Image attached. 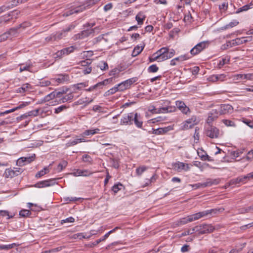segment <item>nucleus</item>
I'll return each instance as SVG.
<instances>
[{
    "label": "nucleus",
    "mask_w": 253,
    "mask_h": 253,
    "mask_svg": "<svg viewBox=\"0 0 253 253\" xmlns=\"http://www.w3.org/2000/svg\"><path fill=\"white\" fill-rule=\"evenodd\" d=\"M224 209L223 208L214 209L199 212L195 214L188 215L186 217L180 218L177 221V225L180 226L185 224L188 222L198 220L202 217L208 216L209 214H216L219 212H222Z\"/></svg>",
    "instance_id": "nucleus-1"
},
{
    "label": "nucleus",
    "mask_w": 253,
    "mask_h": 253,
    "mask_svg": "<svg viewBox=\"0 0 253 253\" xmlns=\"http://www.w3.org/2000/svg\"><path fill=\"white\" fill-rule=\"evenodd\" d=\"M99 0H89L82 5L74 7L68 10L63 13V16L67 17L74 13L81 12L86 9L89 8L91 6L95 4Z\"/></svg>",
    "instance_id": "nucleus-2"
},
{
    "label": "nucleus",
    "mask_w": 253,
    "mask_h": 253,
    "mask_svg": "<svg viewBox=\"0 0 253 253\" xmlns=\"http://www.w3.org/2000/svg\"><path fill=\"white\" fill-rule=\"evenodd\" d=\"M218 179H208L205 182L203 183H198L195 184H191L190 186H192L194 189H197L200 188H204L206 187H209L212 185H216L219 183Z\"/></svg>",
    "instance_id": "nucleus-3"
},
{
    "label": "nucleus",
    "mask_w": 253,
    "mask_h": 253,
    "mask_svg": "<svg viewBox=\"0 0 253 253\" xmlns=\"http://www.w3.org/2000/svg\"><path fill=\"white\" fill-rule=\"evenodd\" d=\"M197 232L199 234H204L210 233L214 231V227L211 225L209 224H204L196 226Z\"/></svg>",
    "instance_id": "nucleus-4"
},
{
    "label": "nucleus",
    "mask_w": 253,
    "mask_h": 253,
    "mask_svg": "<svg viewBox=\"0 0 253 253\" xmlns=\"http://www.w3.org/2000/svg\"><path fill=\"white\" fill-rule=\"evenodd\" d=\"M198 121L195 116H193L191 118L185 121L181 124V128L182 130H186L191 128L197 124Z\"/></svg>",
    "instance_id": "nucleus-5"
},
{
    "label": "nucleus",
    "mask_w": 253,
    "mask_h": 253,
    "mask_svg": "<svg viewBox=\"0 0 253 253\" xmlns=\"http://www.w3.org/2000/svg\"><path fill=\"white\" fill-rule=\"evenodd\" d=\"M172 169L178 172H180L189 170L190 167L188 164L178 161L172 164Z\"/></svg>",
    "instance_id": "nucleus-6"
},
{
    "label": "nucleus",
    "mask_w": 253,
    "mask_h": 253,
    "mask_svg": "<svg viewBox=\"0 0 253 253\" xmlns=\"http://www.w3.org/2000/svg\"><path fill=\"white\" fill-rule=\"evenodd\" d=\"M22 172L21 169L18 168H13V169H6L4 172L3 176L5 178H12L15 176H18Z\"/></svg>",
    "instance_id": "nucleus-7"
},
{
    "label": "nucleus",
    "mask_w": 253,
    "mask_h": 253,
    "mask_svg": "<svg viewBox=\"0 0 253 253\" xmlns=\"http://www.w3.org/2000/svg\"><path fill=\"white\" fill-rule=\"evenodd\" d=\"M209 44L208 42H202L196 44L190 50V53L192 55H195L199 54L203 50L205 49Z\"/></svg>",
    "instance_id": "nucleus-8"
},
{
    "label": "nucleus",
    "mask_w": 253,
    "mask_h": 253,
    "mask_svg": "<svg viewBox=\"0 0 253 253\" xmlns=\"http://www.w3.org/2000/svg\"><path fill=\"white\" fill-rule=\"evenodd\" d=\"M75 49L73 46L64 48L60 50L57 51L54 55L55 58H61L65 56L69 55L70 53L73 52Z\"/></svg>",
    "instance_id": "nucleus-9"
},
{
    "label": "nucleus",
    "mask_w": 253,
    "mask_h": 253,
    "mask_svg": "<svg viewBox=\"0 0 253 253\" xmlns=\"http://www.w3.org/2000/svg\"><path fill=\"white\" fill-rule=\"evenodd\" d=\"M163 55V61L166 60L172 57L175 54V50L173 49H169L167 47H164L161 48Z\"/></svg>",
    "instance_id": "nucleus-10"
},
{
    "label": "nucleus",
    "mask_w": 253,
    "mask_h": 253,
    "mask_svg": "<svg viewBox=\"0 0 253 253\" xmlns=\"http://www.w3.org/2000/svg\"><path fill=\"white\" fill-rule=\"evenodd\" d=\"M206 133L208 136L211 138H216L219 136V131L216 127L210 126L207 128Z\"/></svg>",
    "instance_id": "nucleus-11"
},
{
    "label": "nucleus",
    "mask_w": 253,
    "mask_h": 253,
    "mask_svg": "<svg viewBox=\"0 0 253 253\" xmlns=\"http://www.w3.org/2000/svg\"><path fill=\"white\" fill-rule=\"evenodd\" d=\"M132 117L133 113L125 114L121 120L120 125L123 126L131 125Z\"/></svg>",
    "instance_id": "nucleus-12"
},
{
    "label": "nucleus",
    "mask_w": 253,
    "mask_h": 253,
    "mask_svg": "<svg viewBox=\"0 0 253 253\" xmlns=\"http://www.w3.org/2000/svg\"><path fill=\"white\" fill-rule=\"evenodd\" d=\"M220 115H224L231 113L233 112V108L229 104H221L218 109Z\"/></svg>",
    "instance_id": "nucleus-13"
},
{
    "label": "nucleus",
    "mask_w": 253,
    "mask_h": 253,
    "mask_svg": "<svg viewBox=\"0 0 253 253\" xmlns=\"http://www.w3.org/2000/svg\"><path fill=\"white\" fill-rule=\"evenodd\" d=\"M69 80V75L67 74H60L55 78L52 79L51 81L54 83H57L58 84H63Z\"/></svg>",
    "instance_id": "nucleus-14"
},
{
    "label": "nucleus",
    "mask_w": 253,
    "mask_h": 253,
    "mask_svg": "<svg viewBox=\"0 0 253 253\" xmlns=\"http://www.w3.org/2000/svg\"><path fill=\"white\" fill-rule=\"evenodd\" d=\"M162 51V50H161V49H160L154 53L151 57H149V62H153L155 61H158L159 62L163 61Z\"/></svg>",
    "instance_id": "nucleus-15"
},
{
    "label": "nucleus",
    "mask_w": 253,
    "mask_h": 253,
    "mask_svg": "<svg viewBox=\"0 0 253 253\" xmlns=\"http://www.w3.org/2000/svg\"><path fill=\"white\" fill-rule=\"evenodd\" d=\"M171 130H172V127L170 126H169L168 127L158 128L157 129L152 128V132L149 131V133H152L156 135H162L166 134Z\"/></svg>",
    "instance_id": "nucleus-16"
},
{
    "label": "nucleus",
    "mask_w": 253,
    "mask_h": 253,
    "mask_svg": "<svg viewBox=\"0 0 253 253\" xmlns=\"http://www.w3.org/2000/svg\"><path fill=\"white\" fill-rule=\"evenodd\" d=\"M220 115L218 109H212L209 114L207 123H211L214 120L217 119L218 116Z\"/></svg>",
    "instance_id": "nucleus-17"
},
{
    "label": "nucleus",
    "mask_w": 253,
    "mask_h": 253,
    "mask_svg": "<svg viewBox=\"0 0 253 253\" xmlns=\"http://www.w3.org/2000/svg\"><path fill=\"white\" fill-rule=\"evenodd\" d=\"M135 125L138 128H141L143 125V122L141 121L140 116L137 113H133V117L132 118V124L133 122Z\"/></svg>",
    "instance_id": "nucleus-18"
},
{
    "label": "nucleus",
    "mask_w": 253,
    "mask_h": 253,
    "mask_svg": "<svg viewBox=\"0 0 253 253\" xmlns=\"http://www.w3.org/2000/svg\"><path fill=\"white\" fill-rule=\"evenodd\" d=\"M72 174L75 176H88L92 174V172L87 169H78L75 170Z\"/></svg>",
    "instance_id": "nucleus-19"
},
{
    "label": "nucleus",
    "mask_w": 253,
    "mask_h": 253,
    "mask_svg": "<svg viewBox=\"0 0 253 253\" xmlns=\"http://www.w3.org/2000/svg\"><path fill=\"white\" fill-rule=\"evenodd\" d=\"M62 94V92L60 91H53L51 93L48 94L46 96H45L43 100V101L46 102L48 101L51 99H52L53 98H56V100L57 99L58 97H60L61 95Z\"/></svg>",
    "instance_id": "nucleus-20"
},
{
    "label": "nucleus",
    "mask_w": 253,
    "mask_h": 253,
    "mask_svg": "<svg viewBox=\"0 0 253 253\" xmlns=\"http://www.w3.org/2000/svg\"><path fill=\"white\" fill-rule=\"evenodd\" d=\"M52 181V180L51 179L41 181L35 184V187L37 188H44L50 186L52 185V184L51 183Z\"/></svg>",
    "instance_id": "nucleus-21"
},
{
    "label": "nucleus",
    "mask_w": 253,
    "mask_h": 253,
    "mask_svg": "<svg viewBox=\"0 0 253 253\" xmlns=\"http://www.w3.org/2000/svg\"><path fill=\"white\" fill-rule=\"evenodd\" d=\"M20 66L19 72H22L23 71H27L32 72L31 68L33 67V64L31 62H26L25 64L22 63L19 65Z\"/></svg>",
    "instance_id": "nucleus-22"
},
{
    "label": "nucleus",
    "mask_w": 253,
    "mask_h": 253,
    "mask_svg": "<svg viewBox=\"0 0 253 253\" xmlns=\"http://www.w3.org/2000/svg\"><path fill=\"white\" fill-rule=\"evenodd\" d=\"M176 108L174 106H168L158 109V114L174 112Z\"/></svg>",
    "instance_id": "nucleus-23"
},
{
    "label": "nucleus",
    "mask_w": 253,
    "mask_h": 253,
    "mask_svg": "<svg viewBox=\"0 0 253 253\" xmlns=\"http://www.w3.org/2000/svg\"><path fill=\"white\" fill-rule=\"evenodd\" d=\"M100 129L98 128L85 130L82 133L83 136L93 135L100 133Z\"/></svg>",
    "instance_id": "nucleus-24"
},
{
    "label": "nucleus",
    "mask_w": 253,
    "mask_h": 253,
    "mask_svg": "<svg viewBox=\"0 0 253 253\" xmlns=\"http://www.w3.org/2000/svg\"><path fill=\"white\" fill-rule=\"evenodd\" d=\"M63 93H62V94L61 95L60 97H58L59 98V101L60 103H65L66 102H67L68 101H71L73 98L74 96L72 93H69L68 94H66L64 95V96H62Z\"/></svg>",
    "instance_id": "nucleus-25"
},
{
    "label": "nucleus",
    "mask_w": 253,
    "mask_h": 253,
    "mask_svg": "<svg viewBox=\"0 0 253 253\" xmlns=\"http://www.w3.org/2000/svg\"><path fill=\"white\" fill-rule=\"evenodd\" d=\"M140 45H141L140 46L137 45L134 47V48L132 52V56H133V57L136 56L137 55L139 54L142 51V50H143V49L144 48L145 44L144 43H142V44H140Z\"/></svg>",
    "instance_id": "nucleus-26"
},
{
    "label": "nucleus",
    "mask_w": 253,
    "mask_h": 253,
    "mask_svg": "<svg viewBox=\"0 0 253 253\" xmlns=\"http://www.w3.org/2000/svg\"><path fill=\"white\" fill-rule=\"evenodd\" d=\"M247 42V40L245 39V38L243 37L242 38H237L235 40H232L229 42H228V44H232L233 45H239L242 44L243 43H245ZM227 46H229V44H227Z\"/></svg>",
    "instance_id": "nucleus-27"
},
{
    "label": "nucleus",
    "mask_w": 253,
    "mask_h": 253,
    "mask_svg": "<svg viewBox=\"0 0 253 253\" xmlns=\"http://www.w3.org/2000/svg\"><path fill=\"white\" fill-rule=\"evenodd\" d=\"M32 88V86L30 84L28 83L23 84L21 87L18 88L17 89V93H23Z\"/></svg>",
    "instance_id": "nucleus-28"
},
{
    "label": "nucleus",
    "mask_w": 253,
    "mask_h": 253,
    "mask_svg": "<svg viewBox=\"0 0 253 253\" xmlns=\"http://www.w3.org/2000/svg\"><path fill=\"white\" fill-rule=\"evenodd\" d=\"M39 112V109H36L28 112V113L21 115L20 117V120L26 118L28 116H34L36 117L38 115Z\"/></svg>",
    "instance_id": "nucleus-29"
},
{
    "label": "nucleus",
    "mask_w": 253,
    "mask_h": 253,
    "mask_svg": "<svg viewBox=\"0 0 253 253\" xmlns=\"http://www.w3.org/2000/svg\"><path fill=\"white\" fill-rule=\"evenodd\" d=\"M35 157V155L34 154L33 155L30 156V157H22L20 158L18 160V163L19 164H21L22 163H30V162H32L34 160Z\"/></svg>",
    "instance_id": "nucleus-30"
},
{
    "label": "nucleus",
    "mask_w": 253,
    "mask_h": 253,
    "mask_svg": "<svg viewBox=\"0 0 253 253\" xmlns=\"http://www.w3.org/2000/svg\"><path fill=\"white\" fill-rule=\"evenodd\" d=\"M145 18V15L142 12H139L135 16V19L139 25L143 24Z\"/></svg>",
    "instance_id": "nucleus-31"
},
{
    "label": "nucleus",
    "mask_w": 253,
    "mask_h": 253,
    "mask_svg": "<svg viewBox=\"0 0 253 253\" xmlns=\"http://www.w3.org/2000/svg\"><path fill=\"white\" fill-rule=\"evenodd\" d=\"M234 180L236 183H245L248 181H249L246 175H242L239 176L238 177L236 178Z\"/></svg>",
    "instance_id": "nucleus-32"
},
{
    "label": "nucleus",
    "mask_w": 253,
    "mask_h": 253,
    "mask_svg": "<svg viewBox=\"0 0 253 253\" xmlns=\"http://www.w3.org/2000/svg\"><path fill=\"white\" fill-rule=\"evenodd\" d=\"M148 169V167L145 166H140L136 169V173L138 176H141L142 174Z\"/></svg>",
    "instance_id": "nucleus-33"
},
{
    "label": "nucleus",
    "mask_w": 253,
    "mask_h": 253,
    "mask_svg": "<svg viewBox=\"0 0 253 253\" xmlns=\"http://www.w3.org/2000/svg\"><path fill=\"white\" fill-rule=\"evenodd\" d=\"M117 91H119V90L118 89L117 85H116L114 87L110 88L109 90H108L106 92H105V94H104V96H109V95H112Z\"/></svg>",
    "instance_id": "nucleus-34"
},
{
    "label": "nucleus",
    "mask_w": 253,
    "mask_h": 253,
    "mask_svg": "<svg viewBox=\"0 0 253 253\" xmlns=\"http://www.w3.org/2000/svg\"><path fill=\"white\" fill-rule=\"evenodd\" d=\"M195 232H197V230H196V226L193 227V228H192L187 229L186 230H185L182 233L181 235H182V236H187V235H191V234H193Z\"/></svg>",
    "instance_id": "nucleus-35"
},
{
    "label": "nucleus",
    "mask_w": 253,
    "mask_h": 253,
    "mask_svg": "<svg viewBox=\"0 0 253 253\" xmlns=\"http://www.w3.org/2000/svg\"><path fill=\"white\" fill-rule=\"evenodd\" d=\"M230 61V60L229 59L227 58H222L221 60H220L219 61V62L217 64V68L218 69H221L223 67V66L227 64H228Z\"/></svg>",
    "instance_id": "nucleus-36"
},
{
    "label": "nucleus",
    "mask_w": 253,
    "mask_h": 253,
    "mask_svg": "<svg viewBox=\"0 0 253 253\" xmlns=\"http://www.w3.org/2000/svg\"><path fill=\"white\" fill-rule=\"evenodd\" d=\"M222 122L227 126L235 127L236 126V124L232 120L223 119Z\"/></svg>",
    "instance_id": "nucleus-37"
},
{
    "label": "nucleus",
    "mask_w": 253,
    "mask_h": 253,
    "mask_svg": "<svg viewBox=\"0 0 253 253\" xmlns=\"http://www.w3.org/2000/svg\"><path fill=\"white\" fill-rule=\"evenodd\" d=\"M117 86L119 91H124L128 88L127 86H126V84L125 81L117 85Z\"/></svg>",
    "instance_id": "nucleus-38"
},
{
    "label": "nucleus",
    "mask_w": 253,
    "mask_h": 253,
    "mask_svg": "<svg viewBox=\"0 0 253 253\" xmlns=\"http://www.w3.org/2000/svg\"><path fill=\"white\" fill-rule=\"evenodd\" d=\"M49 171L48 169L47 168H44L42 170L39 171L36 174V177L37 178L41 177V176L44 175L46 173H47Z\"/></svg>",
    "instance_id": "nucleus-39"
},
{
    "label": "nucleus",
    "mask_w": 253,
    "mask_h": 253,
    "mask_svg": "<svg viewBox=\"0 0 253 253\" xmlns=\"http://www.w3.org/2000/svg\"><path fill=\"white\" fill-rule=\"evenodd\" d=\"M229 78L233 79L234 81H238L244 79V74H234L229 77Z\"/></svg>",
    "instance_id": "nucleus-40"
},
{
    "label": "nucleus",
    "mask_w": 253,
    "mask_h": 253,
    "mask_svg": "<svg viewBox=\"0 0 253 253\" xmlns=\"http://www.w3.org/2000/svg\"><path fill=\"white\" fill-rule=\"evenodd\" d=\"M122 187H123V185L120 183H118L112 187V190L116 194L121 189Z\"/></svg>",
    "instance_id": "nucleus-41"
},
{
    "label": "nucleus",
    "mask_w": 253,
    "mask_h": 253,
    "mask_svg": "<svg viewBox=\"0 0 253 253\" xmlns=\"http://www.w3.org/2000/svg\"><path fill=\"white\" fill-rule=\"evenodd\" d=\"M190 57H188L187 55H181L179 57H176L174 58V60L178 62H182L183 61H185V60H186L188 59H189Z\"/></svg>",
    "instance_id": "nucleus-42"
},
{
    "label": "nucleus",
    "mask_w": 253,
    "mask_h": 253,
    "mask_svg": "<svg viewBox=\"0 0 253 253\" xmlns=\"http://www.w3.org/2000/svg\"><path fill=\"white\" fill-rule=\"evenodd\" d=\"M115 78L114 77H111L109 79H105L102 82H99V84H100L101 86L105 85L108 84L113 82Z\"/></svg>",
    "instance_id": "nucleus-43"
},
{
    "label": "nucleus",
    "mask_w": 253,
    "mask_h": 253,
    "mask_svg": "<svg viewBox=\"0 0 253 253\" xmlns=\"http://www.w3.org/2000/svg\"><path fill=\"white\" fill-rule=\"evenodd\" d=\"M245 159L248 161H251L253 160V150L250 151L248 153L247 156L245 158L242 159V160L244 161Z\"/></svg>",
    "instance_id": "nucleus-44"
},
{
    "label": "nucleus",
    "mask_w": 253,
    "mask_h": 253,
    "mask_svg": "<svg viewBox=\"0 0 253 253\" xmlns=\"http://www.w3.org/2000/svg\"><path fill=\"white\" fill-rule=\"evenodd\" d=\"M159 70V68L156 64H153L149 66L148 68V71L149 73H156Z\"/></svg>",
    "instance_id": "nucleus-45"
},
{
    "label": "nucleus",
    "mask_w": 253,
    "mask_h": 253,
    "mask_svg": "<svg viewBox=\"0 0 253 253\" xmlns=\"http://www.w3.org/2000/svg\"><path fill=\"white\" fill-rule=\"evenodd\" d=\"M8 17V14L0 17V25L2 23H6L10 21L11 18Z\"/></svg>",
    "instance_id": "nucleus-46"
},
{
    "label": "nucleus",
    "mask_w": 253,
    "mask_h": 253,
    "mask_svg": "<svg viewBox=\"0 0 253 253\" xmlns=\"http://www.w3.org/2000/svg\"><path fill=\"white\" fill-rule=\"evenodd\" d=\"M30 214V211L28 210H22L19 212V215L22 217H28Z\"/></svg>",
    "instance_id": "nucleus-47"
},
{
    "label": "nucleus",
    "mask_w": 253,
    "mask_h": 253,
    "mask_svg": "<svg viewBox=\"0 0 253 253\" xmlns=\"http://www.w3.org/2000/svg\"><path fill=\"white\" fill-rule=\"evenodd\" d=\"M243 153V151L238 150L237 151H233L231 152V155L234 158H237L240 156Z\"/></svg>",
    "instance_id": "nucleus-48"
},
{
    "label": "nucleus",
    "mask_w": 253,
    "mask_h": 253,
    "mask_svg": "<svg viewBox=\"0 0 253 253\" xmlns=\"http://www.w3.org/2000/svg\"><path fill=\"white\" fill-rule=\"evenodd\" d=\"M28 207L31 209L32 211H40V207L37 206L36 205H34L33 204L31 203H28Z\"/></svg>",
    "instance_id": "nucleus-49"
},
{
    "label": "nucleus",
    "mask_w": 253,
    "mask_h": 253,
    "mask_svg": "<svg viewBox=\"0 0 253 253\" xmlns=\"http://www.w3.org/2000/svg\"><path fill=\"white\" fill-rule=\"evenodd\" d=\"M67 166V162L65 161H62L58 165L57 169L59 171L63 170V169L66 167Z\"/></svg>",
    "instance_id": "nucleus-50"
},
{
    "label": "nucleus",
    "mask_w": 253,
    "mask_h": 253,
    "mask_svg": "<svg viewBox=\"0 0 253 253\" xmlns=\"http://www.w3.org/2000/svg\"><path fill=\"white\" fill-rule=\"evenodd\" d=\"M10 35V32H6L0 35V42L6 41Z\"/></svg>",
    "instance_id": "nucleus-51"
},
{
    "label": "nucleus",
    "mask_w": 253,
    "mask_h": 253,
    "mask_svg": "<svg viewBox=\"0 0 253 253\" xmlns=\"http://www.w3.org/2000/svg\"><path fill=\"white\" fill-rule=\"evenodd\" d=\"M228 8V3L223 2L222 4L219 5V9L221 12H225Z\"/></svg>",
    "instance_id": "nucleus-52"
},
{
    "label": "nucleus",
    "mask_w": 253,
    "mask_h": 253,
    "mask_svg": "<svg viewBox=\"0 0 253 253\" xmlns=\"http://www.w3.org/2000/svg\"><path fill=\"white\" fill-rule=\"evenodd\" d=\"M45 41L46 42H50L56 41L54 33L46 37L45 38Z\"/></svg>",
    "instance_id": "nucleus-53"
},
{
    "label": "nucleus",
    "mask_w": 253,
    "mask_h": 253,
    "mask_svg": "<svg viewBox=\"0 0 253 253\" xmlns=\"http://www.w3.org/2000/svg\"><path fill=\"white\" fill-rule=\"evenodd\" d=\"M64 33L65 32H64L63 30V31H62L61 32H56L55 33H54L56 41H58V40L61 39L62 38V37L63 36H64L63 35V33Z\"/></svg>",
    "instance_id": "nucleus-54"
},
{
    "label": "nucleus",
    "mask_w": 253,
    "mask_h": 253,
    "mask_svg": "<svg viewBox=\"0 0 253 253\" xmlns=\"http://www.w3.org/2000/svg\"><path fill=\"white\" fill-rule=\"evenodd\" d=\"M137 81V78H133L129 79H128L126 81H125L126 84V86H127L128 88L129 86L134 82Z\"/></svg>",
    "instance_id": "nucleus-55"
},
{
    "label": "nucleus",
    "mask_w": 253,
    "mask_h": 253,
    "mask_svg": "<svg viewBox=\"0 0 253 253\" xmlns=\"http://www.w3.org/2000/svg\"><path fill=\"white\" fill-rule=\"evenodd\" d=\"M75 221V219L74 217L70 216L68 217L65 219L61 220V224H63L65 223H73Z\"/></svg>",
    "instance_id": "nucleus-56"
},
{
    "label": "nucleus",
    "mask_w": 253,
    "mask_h": 253,
    "mask_svg": "<svg viewBox=\"0 0 253 253\" xmlns=\"http://www.w3.org/2000/svg\"><path fill=\"white\" fill-rule=\"evenodd\" d=\"M51 82L48 80H42L39 82V85L41 86H47L50 85Z\"/></svg>",
    "instance_id": "nucleus-57"
},
{
    "label": "nucleus",
    "mask_w": 253,
    "mask_h": 253,
    "mask_svg": "<svg viewBox=\"0 0 253 253\" xmlns=\"http://www.w3.org/2000/svg\"><path fill=\"white\" fill-rule=\"evenodd\" d=\"M19 3L18 0H12L10 5H7L6 7L8 10L13 8L14 6H17Z\"/></svg>",
    "instance_id": "nucleus-58"
},
{
    "label": "nucleus",
    "mask_w": 253,
    "mask_h": 253,
    "mask_svg": "<svg viewBox=\"0 0 253 253\" xmlns=\"http://www.w3.org/2000/svg\"><path fill=\"white\" fill-rule=\"evenodd\" d=\"M239 22L236 20H234L233 21L230 22L228 24L226 25L225 28L227 29L229 28H232L237 26Z\"/></svg>",
    "instance_id": "nucleus-59"
},
{
    "label": "nucleus",
    "mask_w": 253,
    "mask_h": 253,
    "mask_svg": "<svg viewBox=\"0 0 253 253\" xmlns=\"http://www.w3.org/2000/svg\"><path fill=\"white\" fill-rule=\"evenodd\" d=\"M120 71L117 68H114L112 70L110 73L109 75L111 76H113L115 78L116 76H117L119 74Z\"/></svg>",
    "instance_id": "nucleus-60"
},
{
    "label": "nucleus",
    "mask_w": 253,
    "mask_h": 253,
    "mask_svg": "<svg viewBox=\"0 0 253 253\" xmlns=\"http://www.w3.org/2000/svg\"><path fill=\"white\" fill-rule=\"evenodd\" d=\"M82 160L84 162L91 163L92 160L91 158L88 155H84L83 156Z\"/></svg>",
    "instance_id": "nucleus-61"
},
{
    "label": "nucleus",
    "mask_w": 253,
    "mask_h": 253,
    "mask_svg": "<svg viewBox=\"0 0 253 253\" xmlns=\"http://www.w3.org/2000/svg\"><path fill=\"white\" fill-rule=\"evenodd\" d=\"M20 12L18 10H14L8 13V17H11V18L13 17L17 18V16L19 14Z\"/></svg>",
    "instance_id": "nucleus-62"
},
{
    "label": "nucleus",
    "mask_w": 253,
    "mask_h": 253,
    "mask_svg": "<svg viewBox=\"0 0 253 253\" xmlns=\"http://www.w3.org/2000/svg\"><path fill=\"white\" fill-rule=\"evenodd\" d=\"M180 110L181 111V112L185 115H188L190 113V110L188 107H187L186 105H184L183 108L180 109Z\"/></svg>",
    "instance_id": "nucleus-63"
},
{
    "label": "nucleus",
    "mask_w": 253,
    "mask_h": 253,
    "mask_svg": "<svg viewBox=\"0 0 253 253\" xmlns=\"http://www.w3.org/2000/svg\"><path fill=\"white\" fill-rule=\"evenodd\" d=\"M242 122L251 128H253V121L243 118Z\"/></svg>",
    "instance_id": "nucleus-64"
}]
</instances>
